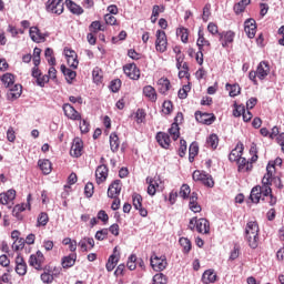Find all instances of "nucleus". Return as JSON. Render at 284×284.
Masks as SVG:
<instances>
[{"mask_svg":"<svg viewBox=\"0 0 284 284\" xmlns=\"http://www.w3.org/2000/svg\"><path fill=\"white\" fill-rule=\"evenodd\" d=\"M23 94V85L21 83L12 84L7 92V101H17Z\"/></svg>","mask_w":284,"mask_h":284,"instance_id":"nucleus-11","label":"nucleus"},{"mask_svg":"<svg viewBox=\"0 0 284 284\" xmlns=\"http://www.w3.org/2000/svg\"><path fill=\"white\" fill-rule=\"evenodd\" d=\"M110 172V169L108 165H98L95 170V182L98 185H101V183H105L108 181V174Z\"/></svg>","mask_w":284,"mask_h":284,"instance_id":"nucleus-16","label":"nucleus"},{"mask_svg":"<svg viewBox=\"0 0 284 284\" xmlns=\"http://www.w3.org/2000/svg\"><path fill=\"white\" fill-rule=\"evenodd\" d=\"M123 72L132 81H139L141 79V69L134 62L124 64Z\"/></svg>","mask_w":284,"mask_h":284,"instance_id":"nucleus-6","label":"nucleus"},{"mask_svg":"<svg viewBox=\"0 0 284 284\" xmlns=\"http://www.w3.org/2000/svg\"><path fill=\"white\" fill-rule=\"evenodd\" d=\"M256 20L254 18H248L244 21V32L248 39L256 37Z\"/></svg>","mask_w":284,"mask_h":284,"instance_id":"nucleus-14","label":"nucleus"},{"mask_svg":"<svg viewBox=\"0 0 284 284\" xmlns=\"http://www.w3.org/2000/svg\"><path fill=\"white\" fill-rule=\"evenodd\" d=\"M239 256H241V245L234 244V247L230 253L229 261H236Z\"/></svg>","mask_w":284,"mask_h":284,"instance_id":"nucleus-53","label":"nucleus"},{"mask_svg":"<svg viewBox=\"0 0 284 284\" xmlns=\"http://www.w3.org/2000/svg\"><path fill=\"white\" fill-rule=\"evenodd\" d=\"M245 151V145L243 142L239 141L235 148L229 154V161L231 163H236L239 159L243 156V152Z\"/></svg>","mask_w":284,"mask_h":284,"instance_id":"nucleus-13","label":"nucleus"},{"mask_svg":"<svg viewBox=\"0 0 284 284\" xmlns=\"http://www.w3.org/2000/svg\"><path fill=\"white\" fill-rule=\"evenodd\" d=\"M16 81H17V75H14V73L7 72L1 75V82L7 89L12 88Z\"/></svg>","mask_w":284,"mask_h":284,"instance_id":"nucleus-26","label":"nucleus"},{"mask_svg":"<svg viewBox=\"0 0 284 284\" xmlns=\"http://www.w3.org/2000/svg\"><path fill=\"white\" fill-rule=\"evenodd\" d=\"M201 281L203 284L216 283L219 275L215 274L214 268H209L202 274Z\"/></svg>","mask_w":284,"mask_h":284,"instance_id":"nucleus-21","label":"nucleus"},{"mask_svg":"<svg viewBox=\"0 0 284 284\" xmlns=\"http://www.w3.org/2000/svg\"><path fill=\"white\" fill-rule=\"evenodd\" d=\"M176 37L181 38L182 43H187L190 41V31L185 27H180L176 29Z\"/></svg>","mask_w":284,"mask_h":284,"instance_id":"nucleus-35","label":"nucleus"},{"mask_svg":"<svg viewBox=\"0 0 284 284\" xmlns=\"http://www.w3.org/2000/svg\"><path fill=\"white\" fill-rule=\"evenodd\" d=\"M84 196L87 199H92L94 196V183L88 182L84 186Z\"/></svg>","mask_w":284,"mask_h":284,"instance_id":"nucleus-52","label":"nucleus"},{"mask_svg":"<svg viewBox=\"0 0 284 284\" xmlns=\"http://www.w3.org/2000/svg\"><path fill=\"white\" fill-rule=\"evenodd\" d=\"M77 263V253H70L67 256L61 258V265L63 270H70V267H74Z\"/></svg>","mask_w":284,"mask_h":284,"instance_id":"nucleus-23","label":"nucleus"},{"mask_svg":"<svg viewBox=\"0 0 284 284\" xmlns=\"http://www.w3.org/2000/svg\"><path fill=\"white\" fill-rule=\"evenodd\" d=\"M235 163L237 165V172L241 173V172H245V168H246L247 163H250V162L246 158H243V155H242L241 159H239V161Z\"/></svg>","mask_w":284,"mask_h":284,"instance_id":"nucleus-57","label":"nucleus"},{"mask_svg":"<svg viewBox=\"0 0 284 284\" xmlns=\"http://www.w3.org/2000/svg\"><path fill=\"white\" fill-rule=\"evenodd\" d=\"M189 154L199 156V142L193 141L189 146Z\"/></svg>","mask_w":284,"mask_h":284,"instance_id":"nucleus-64","label":"nucleus"},{"mask_svg":"<svg viewBox=\"0 0 284 284\" xmlns=\"http://www.w3.org/2000/svg\"><path fill=\"white\" fill-rule=\"evenodd\" d=\"M45 83H50V71H48V74L42 73L41 78L36 80L38 88H45Z\"/></svg>","mask_w":284,"mask_h":284,"instance_id":"nucleus-51","label":"nucleus"},{"mask_svg":"<svg viewBox=\"0 0 284 284\" xmlns=\"http://www.w3.org/2000/svg\"><path fill=\"white\" fill-rule=\"evenodd\" d=\"M63 54H64V57L67 59L68 65H70V63H72V61L74 60L77 51H74L72 48L65 47L63 49Z\"/></svg>","mask_w":284,"mask_h":284,"instance_id":"nucleus-42","label":"nucleus"},{"mask_svg":"<svg viewBox=\"0 0 284 284\" xmlns=\"http://www.w3.org/2000/svg\"><path fill=\"white\" fill-rule=\"evenodd\" d=\"M110 149L111 152H119V148L121 146V141L119 140V134L116 132H112L109 136Z\"/></svg>","mask_w":284,"mask_h":284,"instance_id":"nucleus-27","label":"nucleus"},{"mask_svg":"<svg viewBox=\"0 0 284 284\" xmlns=\"http://www.w3.org/2000/svg\"><path fill=\"white\" fill-rule=\"evenodd\" d=\"M89 30H90V32H93L94 34H97V32L105 31V29H103V26H101V21H99V20L91 22V24L89 26Z\"/></svg>","mask_w":284,"mask_h":284,"instance_id":"nucleus-48","label":"nucleus"},{"mask_svg":"<svg viewBox=\"0 0 284 284\" xmlns=\"http://www.w3.org/2000/svg\"><path fill=\"white\" fill-rule=\"evenodd\" d=\"M65 3L63 1H48L45 4L47 12L52 14H63Z\"/></svg>","mask_w":284,"mask_h":284,"instance_id":"nucleus-15","label":"nucleus"},{"mask_svg":"<svg viewBox=\"0 0 284 284\" xmlns=\"http://www.w3.org/2000/svg\"><path fill=\"white\" fill-rule=\"evenodd\" d=\"M62 110H63L64 116H67V119H68V116H69L70 114H72L73 112L77 113V109L74 108V105H72V104H70V103H64V104L62 105Z\"/></svg>","mask_w":284,"mask_h":284,"instance_id":"nucleus-59","label":"nucleus"},{"mask_svg":"<svg viewBox=\"0 0 284 284\" xmlns=\"http://www.w3.org/2000/svg\"><path fill=\"white\" fill-rule=\"evenodd\" d=\"M64 3L69 12H71V14H74L75 17H81V14L85 12V10H83L82 7L77 4V2L74 1H65Z\"/></svg>","mask_w":284,"mask_h":284,"instance_id":"nucleus-25","label":"nucleus"},{"mask_svg":"<svg viewBox=\"0 0 284 284\" xmlns=\"http://www.w3.org/2000/svg\"><path fill=\"white\" fill-rule=\"evenodd\" d=\"M155 141L162 150H170L172 146V138H170L169 133L160 131L155 134Z\"/></svg>","mask_w":284,"mask_h":284,"instance_id":"nucleus-10","label":"nucleus"},{"mask_svg":"<svg viewBox=\"0 0 284 284\" xmlns=\"http://www.w3.org/2000/svg\"><path fill=\"white\" fill-rule=\"evenodd\" d=\"M98 221H101L103 225H108L110 221V215H108V212L105 210H100L97 214Z\"/></svg>","mask_w":284,"mask_h":284,"instance_id":"nucleus-55","label":"nucleus"},{"mask_svg":"<svg viewBox=\"0 0 284 284\" xmlns=\"http://www.w3.org/2000/svg\"><path fill=\"white\" fill-rule=\"evenodd\" d=\"M257 103H258V98H250L246 101V111L250 112V110H254V108H256Z\"/></svg>","mask_w":284,"mask_h":284,"instance_id":"nucleus-63","label":"nucleus"},{"mask_svg":"<svg viewBox=\"0 0 284 284\" xmlns=\"http://www.w3.org/2000/svg\"><path fill=\"white\" fill-rule=\"evenodd\" d=\"M80 132L81 134H88L90 132V122L85 119L80 121Z\"/></svg>","mask_w":284,"mask_h":284,"instance_id":"nucleus-61","label":"nucleus"},{"mask_svg":"<svg viewBox=\"0 0 284 284\" xmlns=\"http://www.w3.org/2000/svg\"><path fill=\"white\" fill-rule=\"evenodd\" d=\"M60 72L65 77V81L69 85H72L73 81L77 80V71L68 68L65 64L60 65Z\"/></svg>","mask_w":284,"mask_h":284,"instance_id":"nucleus-19","label":"nucleus"},{"mask_svg":"<svg viewBox=\"0 0 284 284\" xmlns=\"http://www.w3.org/2000/svg\"><path fill=\"white\" fill-rule=\"evenodd\" d=\"M29 37L33 43H43L45 42V39L50 37V32L41 33V29L39 27H30L29 29Z\"/></svg>","mask_w":284,"mask_h":284,"instance_id":"nucleus-8","label":"nucleus"},{"mask_svg":"<svg viewBox=\"0 0 284 284\" xmlns=\"http://www.w3.org/2000/svg\"><path fill=\"white\" fill-rule=\"evenodd\" d=\"M206 143L212 150H216L219 148V135L216 133L210 134V136L206 138Z\"/></svg>","mask_w":284,"mask_h":284,"instance_id":"nucleus-41","label":"nucleus"},{"mask_svg":"<svg viewBox=\"0 0 284 284\" xmlns=\"http://www.w3.org/2000/svg\"><path fill=\"white\" fill-rule=\"evenodd\" d=\"M162 108H163V110H166L164 112V114H166V116H170V114H172V112H174V102H172L171 100H165L162 103Z\"/></svg>","mask_w":284,"mask_h":284,"instance_id":"nucleus-49","label":"nucleus"},{"mask_svg":"<svg viewBox=\"0 0 284 284\" xmlns=\"http://www.w3.org/2000/svg\"><path fill=\"white\" fill-rule=\"evenodd\" d=\"M58 276H59V272L58 273H41L40 280L44 284H50V283H53L54 278H57Z\"/></svg>","mask_w":284,"mask_h":284,"instance_id":"nucleus-40","label":"nucleus"},{"mask_svg":"<svg viewBox=\"0 0 284 284\" xmlns=\"http://www.w3.org/2000/svg\"><path fill=\"white\" fill-rule=\"evenodd\" d=\"M194 116L195 121L202 125H212L216 121V115L214 113L195 111Z\"/></svg>","mask_w":284,"mask_h":284,"instance_id":"nucleus-7","label":"nucleus"},{"mask_svg":"<svg viewBox=\"0 0 284 284\" xmlns=\"http://www.w3.org/2000/svg\"><path fill=\"white\" fill-rule=\"evenodd\" d=\"M197 41L199 43H202V45H206V48H212V43H210V40L205 39V33L203 32L202 27H200L197 32Z\"/></svg>","mask_w":284,"mask_h":284,"instance_id":"nucleus-43","label":"nucleus"},{"mask_svg":"<svg viewBox=\"0 0 284 284\" xmlns=\"http://www.w3.org/2000/svg\"><path fill=\"white\" fill-rule=\"evenodd\" d=\"M150 266L154 272L168 270V256L165 254L158 256L156 252L153 251L150 256Z\"/></svg>","mask_w":284,"mask_h":284,"instance_id":"nucleus-2","label":"nucleus"},{"mask_svg":"<svg viewBox=\"0 0 284 284\" xmlns=\"http://www.w3.org/2000/svg\"><path fill=\"white\" fill-rule=\"evenodd\" d=\"M250 3H252V1H239L233 6V10L235 12L236 16L239 14H243V12H245V9L247 8V6H250Z\"/></svg>","mask_w":284,"mask_h":284,"instance_id":"nucleus-33","label":"nucleus"},{"mask_svg":"<svg viewBox=\"0 0 284 284\" xmlns=\"http://www.w3.org/2000/svg\"><path fill=\"white\" fill-rule=\"evenodd\" d=\"M145 116H148V113H145V109L136 110L135 112L136 123H143L145 121Z\"/></svg>","mask_w":284,"mask_h":284,"instance_id":"nucleus-58","label":"nucleus"},{"mask_svg":"<svg viewBox=\"0 0 284 284\" xmlns=\"http://www.w3.org/2000/svg\"><path fill=\"white\" fill-rule=\"evenodd\" d=\"M119 261H121V252L119 251V246H115L113 248V253L109 256L106 261V272H113L116 265H119Z\"/></svg>","mask_w":284,"mask_h":284,"instance_id":"nucleus-9","label":"nucleus"},{"mask_svg":"<svg viewBox=\"0 0 284 284\" xmlns=\"http://www.w3.org/2000/svg\"><path fill=\"white\" fill-rule=\"evenodd\" d=\"M143 94L144 97H146V99H150V101H152V103H156V89H154V87L152 85H145L143 88Z\"/></svg>","mask_w":284,"mask_h":284,"instance_id":"nucleus-30","label":"nucleus"},{"mask_svg":"<svg viewBox=\"0 0 284 284\" xmlns=\"http://www.w3.org/2000/svg\"><path fill=\"white\" fill-rule=\"evenodd\" d=\"M195 230L199 234H210V220L205 217L196 220Z\"/></svg>","mask_w":284,"mask_h":284,"instance_id":"nucleus-20","label":"nucleus"},{"mask_svg":"<svg viewBox=\"0 0 284 284\" xmlns=\"http://www.w3.org/2000/svg\"><path fill=\"white\" fill-rule=\"evenodd\" d=\"M163 41H168V34L165 31L158 29L155 32V48H161Z\"/></svg>","mask_w":284,"mask_h":284,"instance_id":"nucleus-36","label":"nucleus"},{"mask_svg":"<svg viewBox=\"0 0 284 284\" xmlns=\"http://www.w3.org/2000/svg\"><path fill=\"white\" fill-rule=\"evenodd\" d=\"M48 223H50V216H48L47 212H41L38 215L37 227H45V225H48Z\"/></svg>","mask_w":284,"mask_h":284,"instance_id":"nucleus-38","label":"nucleus"},{"mask_svg":"<svg viewBox=\"0 0 284 284\" xmlns=\"http://www.w3.org/2000/svg\"><path fill=\"white\" fill-rule=\"evenodd\" d=\"M132 201H133L134 210H139L140 207H143V196L141 194L133 193Z\"/></svg>","mask_w":284,"mask_h":284,"instance_id":"nucleus-44","label":"nucleus"},{"mask_svg":"<svg viewBox=\"0 0 284 284\" xmlns=\"http://www.w3.org/2000/svg\"><path fill=\"white\" fill-rule=\"evenodd\" d=\"M202 185H204V187H214L215 182H214V178H212V174L206 173V175L204 178H202L201 182Z\"/></svg>","mask_w":284,"mask_h":284,"instance_id":"nucleus-45","label":"nucleus"},{"mask_svg":"<svg viewBox=\"0 0 284 284\" xmlns=\"http://www.w3.org/2000/svg\"><path fill=\"white\" fill-rule=\"evenodd\" d=\"M187 152V141L185 139H180V148L178 149V156L183 159Z\"/></svg>","mask_w":284,"mask_h":284,"instance_id":"nucleus-46","label":"nucleus"},{"mask_svg":"<svg viewBox=\"0 0 284 284\" xmlns=\"http://www.w3.org/2000/svg\"><path fill=\"white\" fill-rule=\"evenodd\" d=\"M159 85V92L160 94H168L170 88H172V83L170 82V79L168 78H161L158 80Z\"/></svg>","mask_w":284,"mask_h":284,"instance_id":"nucleus-29","label":"nucleus"},{"mask_svg":"<svg viewBox=\"0 0 284 284\" xmlns=\"http://www.w3.org/2000/svg\"><path fill=\"white\" fill-rule=\"evenodd\" d=\"M38 168L44 176H48L52 172V162L49 159H40L38 160Z\"/></svg>","mask_w":284,"mask_h":284,"instance_id":"nucleus-24","label":"nucleus"},{"mask_svg":"<svg viewBox=\"0 0 284 284\" xmlns=\"http://www.w3.org/2000/svg\"><path fill=\"white\" fill-rule=\"evenodd\" d=\"M236 37V32L229 30L219 33V41H221L222 48H229L230 43H234V38Z\"/></svg>","mask_w":284,"mask_h":284,"instance_id":"nucleus-12","label":"nucleus"},{"mask_svg":"<svg viewBox=\"0 0 284 284\" xmlns=\"http://www.w3.org/2000/svg\"><path fill=\"white\" fill-rule=\"evenodd\" d=\"M103 72V70L99 67H95L92 71V79H93V83H95V85H101V83H103V75L101 74Z\"/></svg>","mask_w":284,"mask_h":284,"instance_id":"nucleus-34","label":"nucleus"},{"mask_svg":"<svg viewBox=\"0 0 284 284\" xmlns=\"http://www.w3.org/2000/svg\"><path fill=\"white\" fill-rule=\"evenodd\" d=\"M207 174V172L205 171H201V170H195L192 173V179L195 183H201V181H203L204 176Z\"/></svg>","mask_w":284,"mask_h":284,"instance_id":"nucleus-54","label":"nucleus"},{"mask_svg":"<svg viewBox=\"0 0 284 284\" xmlns=\"http://www.w3.org/2000/svg\"><path fill=\"white\" fill-rule=\"evenodd\" d=\"M94 239L97 241H105L108 239V229H101L95 232Z\"/></svg>","mask_w":284,"mask_h":284,"instance_id":"nucleus-60","label":"nucleus"},{"mask_svg":"<svg viewBox=\"0 0 284 284\" xmlns=\"http://www.w3.org/2000/svg\"><path fill=\"white\" fill-rule=\"evenodd\" d=\"M210 10H212V4L206 3L203 8L202 13V21H204V23H207V21L210 20V14H212Z\"/></svg>","mask_w":284,"mask_h":284,"instance_id":"nucleus-56","label":"nucleus"},{"mask_svg":"<svg viewBox=\"0 0 284 284\" xmlns=\"http://www.w3.org/2000/svg\"><path fill=\"white\" fill-rule=\"evenodd\" d=\"M191 90H192V82H187V84H184L182 89L179 90L178 98L181 99L182 101L187 99V93H190Z\"/></svg>","mask_w":284,"mask_h":284,"instance_id":"nucleus-37","label":"nucleus"},{"mask_svg":"<svg viewBox=\"0 0 284 284\" xmlns=\"http://www.w3.org/2000/svg\"><path fill=\"white\" fill-rule=\"evenodd\" d=\"M257 73V78L260 81H265L267 75L270 74V62L267 60H263L257 64V69L255 71Z\"/></svg>","mask_w":284,"mask_h":284,"instance_id":"nucleus-17","label":"nucleus"},{"mask_svg":"<svg viewBox=\"0 0 284 284\" xmlns=\"http://www.w3.org/2000/svg\"><path fill=\"white\" fill-rule=\"evenodd\" d=\"M153 284H168V275L159 272L152 278Z\"/></svg>","mask_w":284,"mask_h":284,"instance_id":"nucleus-47","label":"nucleus"},{"mask_svg":"<svg viewBox=\"0 0 284 284\" xmlns=\"http://www.w3.org/2000/svg\"><path fill=\"white\" fill-rule=\"evenodd\" d=\"M121 85H122L121 79H114L110 82L109 89L111 92L116 94V92H119V90H121Z\"/></svg>","mask_w":284,"mask_h":284,"instance_id":"nucleus-50","label":"nucleus"},{"mask_svg":"<svg viewBox=\"0 0 284 284\" xmlns=\"http://www.w3.org/2000/svg\"><path fill=\"white\" fill-rule=\"evenodd\" d=\"M113 275L115 276V278H119V276H125V264L124 263L119 264Z\"/></svg>","mask_w":284,"mask_h":284,"instance_id":"nucleus-62","label":"nucleus"},{"mask_svg":"<svg viewBox=\"0 0 284 284\" xmlns=\"http://www.w3.org/2000/svg\"><path fill=\"white\" fill-rule=\"evenodd\" d=\"M179 243L182 247V254H190L192 252V241L187 237H180Z\"/></svg>","mask_w":284,"mask_h":284,"instance_id":"nucleus-32","label":"nucleus"},{"mask_svg":"<svg viewBox=\"0 0 284 284\" xmlns=\"http://www.w3.org/2000/svg\"><path fill=\"white\" fill-rule=\"evenodd\" d=\"M30 201H32V193H29L27 196V204L21 203V204H17L12 212H26V207L30 211L32 210V204L30 203Z\"/></svg>","mask_w":284,"mask_h":284,"instance_id":"nucleus-31","label":"nucleus"},{"mask_svg":"<svg viewBox=\"0 0 284 284\" xmlns=\"http://www.w3.org/2000/svg\"><path fill=\"white\" fill-rule=\"evenodd\" d=\"M17 199V190L9 189L7 192L0 193V205H8V201Z\"/></svg>","mask_w":284,"mask_h":284,"instance_id":"nucleus-22","label":"nucleus"},{"mask_svg":"<svg viewBox=\"0 0 284 284\" xmlns=\"http://www.w3.org/2000/svg\"><path fill=\"white\" fill-rule=\"evenodd\" d=\"M261 233V229L258 227V222L250 221L246 223V227L244 231L245 240L248 243V247L251 250H256L258 247V234Z\"/></svg>","mask_w":284,"mask_h":284,"instance_id":"nucleus-1","label":"nucleus"},{"mask_svg":"<svg viewBox=\"0 0 284 284\" xmlns=\"http://www.w3.org/2000/svg\"><path fill=\"white\" fill-rule=\"evenodd\" d=\"M184 116L183 112H178L175 118L173 119V123L171 128L168 129V134L172 139V141H179L181 139V123H183Z\"/></svg>","mask_w":284,"mask_h":284,"instance_id":"nucleus-3","label":"nucleus"},{"mask_svg":"<svg viewBox=\"0 0 284 284\" xmlns=\"http://www.w3.org/2000/svg\"><path fill=\"white\" fill-rule=\"evenodd\" d=\"M233 116L235 119H239L242 116L244 123H250V121H252L254 114H252V111H247V109L245 108V104L241 103L237 104L236 101H234L233 103Z\"/></svg>","mask_w":284,"mask_h":284,"instance_id":"nucleus-4","label":"nucleus"},{"mask_svg":"<svg viewBox=\"0 0 284 284\" xmlns=\"http://www.w3.org/2000/svg\"><path fill=\"white\" fill-rule=\"evenodd\" d=\"M225 90H229V97H231V99H234L239 97V94H241V84H239L237 82L233 84L227 82L225 84Z\"/></svg>","mask_w":284,"mask_h":284,"instance_id":"nucleus-28","label":"nucleus"},{"mask_svg":"<svg viewBox=\"0 0 284 284\" xmlns=\"http://www.w3.org/2000/svg\"><path fill=\"white\" fill-rule=\"evenodd\" d=\"M122 183L121 180H114L108 187V197L109 199H116L121 194Z\"/></svg>","mask_w":284,"mask_h":284,"instance_id":"nucleus-18","label":"nucleus"},{"mask_svg":"<svg viewBox=\"0 0 284 284\" xmlns=\"http://www.w3.org/2000/svg\"><path fill=\"white\" fill-rule=\"evenodd\" d=\"M190 194H192V189L190 187V184H182L179 192L181 199H183V201H187V199H190Z\"/></svg>","mask_w":284,"mask_h":284,"instance_id":"nucleus-39","label":"nucleus"},{"mask_svg":"<svg viewBox=\"0 0 284 284\" xmlns=\"http://www.w3.org/2000/svg\"><path fill=\"white\" fill-rule=\"evenodd\" d=\"M69 154L72 159H81L83 156V139L75 136L72 140Z\"/></svg>","mask_w":284,"mask_h":284,"instance_id":"nucleus-5","label":"nucleus"}]
</instances>
